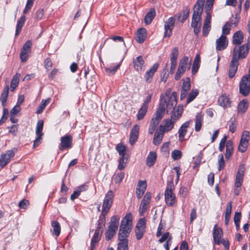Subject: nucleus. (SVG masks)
<instances>
[{
	"label": "nucleus",
	"instance_id": "4",
	"mask_svg": "<svg viewBox=\"0 0 250 250\" xmlns=\"http://www.w3.org/2000/svg\"><path fill=\"white\" fill-rule=\"evenodd\" d=\"M132 227L131 215L126 214L122 220L119 231V240L121 242L128 241L127 237L131 231Z\"/></svg>",
	"mask_w": 250,
	"mask_h": 250
},
{
	"label": "nucleus",
	"instance_id": "11",
	"mask_svg": "<svg viewBox=\"0 0 250 250\" xmlns=\"http://www.w3.org/2000/svg\"><path fill=\"white\" fill-rule=\"evenodd\" d=\"M17 151V149L14 148L11 150H7L5 153L1 154L0 157V167L1 168L4 167L10 162L11 159L14 156Z\"/></svg>",
	"mask_w": 250,
	"mask_h": 250
},
{
	"label": "nucleus",
	"instance_id": "7",
	"mask_svg": "<svg viewBox=\"0 0 250 250\" xmlns=\"http://www.w3.org/2000/svg\"><path fill=\"white\" fill-rule=\"evenodd\" d=\"M249 48V43L241 46H235L233 50L232 58H235L238 61L240 59L245 58L248 54Z\"/></svg>",
	"mask_w": 250,
	"mask_h": 250
},
{
	"label": "nucleus",
	"instance_id": "43",
	"mask_svg": "<svg viewBox=\"0 0 250 250\" xmlns=\"http://www.w3.org/2000/svg\"><path fill=\"white\" fill-rule=\"evenodd\" d=\"M200 62V58L199 54H197L195 57L192 68V73L193 74H195L197 72L199 67Z\"/></svg>",
	"mask_w": 250,
	"mask_h": 250
},
{
	"label": "nucleus",
	"instance_id": "40",
	"mask_svg": "<svg viewBox=\"0 0 250 250\" xmlns=\"http://www.w3.org/2000/svg\"><path fill=\"white\" fill-rule=\"evenodd\" d=\"M9 90V86L7 85L5 87L1 95L0 100L3 107H4L6 105L7 97L8 96Z\"/></svg>",
	"mask_w": 250,
	"mask_h": 250
},
{
	"label": "nucleus",
	"instance_id": "28",
	"mask_svg": "<svg viewBox=\"0 0 250 250\" xmlns=\"http://www.w3.org/2000/svg\"><path fill=\"white\" fill-rule=\"evenodd\" d=\"M158 66V64L155 63L153 66L146 72L145 78L146 82L150 83L151 81L152 78L154 73L156 72Z\"/></svg>",
	"mask_w": 250,
	"mask_h": 250
},
{
	"label": "nucleus",
	"instance_id": "63",
	"mask_svg": "<svg viewBox=\"0 0 250 250\" xmlns=\"http://www.w3.org/2000/svg\"><path fill=\"white\" fill-rule=\"evenodd\" d=\"M29 202L28 200L23 199L21 200L19 204V207L21 208L25 209L29 206Z\"/></svg>",
	"mask_w": 250,
	"mask_h": 250
},
{
	"label": "nucleus",
	"instance_id": "61",
	"mask_svg": "<svg viewBox=\"0 0 250 250\" xmlns=\"http://www.w3.org/2000/svg\"><path fill=\"white\" fill-rule=\"evenodd\" d=\"M227 136H225L221 140L219 144V149L222 152L225 148V144L227 143Z\"/></svg>",
	"mask_w": 250,
	"mask_h": 250
},
{
	"label": "nucleus",
	"instance_id": "14",
	"mask_svg": "<svg viewBox=\"0 0 250 250\" xmlns=\"http://www.w3.org/2000/svg\"><path fill=\"white\" fill-rule=\"evenodd\" d=\"M43 126V121L42 120H39L37 124V126L36 128V134L37 136V138L34 141L33 146L36 147L38 146L41 143L42 141V136L43 135L42 133V130Z\"/></svg>",
	"mask_w": 250,
	"mask_h": 250
},
{
	"label": "nucleus",
	"instance_id": "46",
	"mask_svg": "<svg viewBox=\"0 0 250 250\" xmlns=\"http://www.w3.org/2000/svg\"><path fill=\"white\" fill-rule=\"evenodd\" d=\"M52 226L53 228V233L56 236H58L61 232V226L59 222L57 221H53L52 222Z\"/></svg>",
	"mask_w": 250,
	"mask_h": 250
},
{
	"label": "nucleus",
	"instance_id": "38",
	"mask_svg": "<svg viewBox=\"0 0 250 250\" xmlns=\"http://www.w3.org/2000/svg\"><path fill=\"white\" fill-rule=\"evenodd\" d=\"M20 74L16 73L12 79L10 84L11 91H14L16 87L18 86L20 82Z\"/></svg>",
	"mask_w": 250,
	"mask_h": 250
},
{
	"label": "nucleus",
	"instance_id": "44",
	"mask_svg": "<svg viewBox=\"0 0 250 250\" xmlns=\"http://www.w3.org/2000/svg\"><path fill=\"white\" fill-rule=\"evenodd\" d=\"M51 99L48 98L46 100H42L38 108L36 111L37 114H41L43 112V110L45 108L46 106L50 103Z\"/></svg>",
	"mask_w": 250,
	"mask_h": 250
},
{
	"label": "nucleus",
	"instance_id": "2",
	"mask_svg": "<svg viewBox=\"0 0 250 250\" xmlns=\"http://www.w3.org/2000/svg\"><path fill=\"white\" fill-rule=\"evenodd\" d=\"M175 106L173 109H171L169 112H171L170 119H167L164 120V125H161L159 129L165 132L171 130L174 127V124L180 118L183 113V106L179 105L176 108Z\"/></svg>",
	"mask_w": 250,
	"mask_h": 250
},
{
	"label": "nucleus",
	"instance_id": "37",
	"mask_svg": "<svg viewBox=\"0 0 250 250\" xmlns=\"http://www.w3.org/2000/svg\"><path fill=\"white\" fill-rule=\"evenodd\" d=\"M156 12L154 8H151L150 9L149 12L146 14L145 17V22L146 24H150L152 20L154 19L155 16Z\"/></svg>",
	"mask_w": 250,
	"mask_h": 250
},
{
	"label": "nucleus",
	"instance_id": "10",
	"mask_svg": "<svg viewBox=\"0 0 250 250\" xmlns=\"http://www.w3.org/2000/svg\"><path fill=\"white\" fill-rule=\"evenodd\" d=\"M172 183L168 184L165 193V201L169 207L174 206L176 203V199L172 192Z\"/></svg>",
	"mask_w": 250,
	"mask_h": 250
},
{
	"label": "nucleus",
	"instance_id": "1",
	"mask_svg": "<svg viewBox=\"0 0 250 250\" xmlns=\"http://www.w3.org/2000/svg\"><path fill=\"white\" fill-rule=\"evenodd\" d=\"M176 97L177 93L175 92H173L171 95L169 91L166 92L165 95L161 97L159 108L156 112L154 117L151 119L150 125H152L155 127L158 125L165 111L167 110L168 113L176 106L177 104Z\"/></svg>",
	"mask_w": 250,
	"mask_h": 250
},
{
	"label": "nucleus",
	"instance_id": "23",
	"mask_svg": "<svg viewBox=\"0 0 250 250\" xmlns=\"http://www.w3.org/2000/svg\"><path fill=\"white\" fill-rule=\"evenodd\" d=\"M239 65V61L235 60V58H232L230 62L229 68V78H232L237 71L238 66Z\"/></svg>",
	"mask_w": 250,
	"mask_h": 250
},
{
	"label": "nucleus",
	"instance_id": "32",
	"mask_svg": "<svg viewBox=\"0 0 250 250\" xmlns=\"http://www.w3.org/2000/svg\"><path fill=\"white\" fill-rule=\"evenodd\" d=\"M164 135V132L161 130L160 129L159 130H157L154 134L153 143L156 146L160 145L162 142Z\"/></svg>",
	"mask_w": 250,
	"mask_h": 250
},
{
	"label": "nucleus",
	"instance_id": "26",
	"mask_svg": "<svg viewBox=\"0 0 250 250\" xmlns=\"http://www.w3.org/2000/svg\"><path fill=\"white\" fill-rule=\"evenodd\" d=\"M216 49L217 50H222L226 48L228 43L227 41V37L222 35L216 40Z\"/></svg>",
	"mask_w": 250,
	"mask_h": 250
},
{
	"label": "nucleus",
	"instance_id": "31",
	"mask_svg": "<svg viewBox=\"0 0 250 250\" xmlns=\"http://www.w3.org/2000/svg\"><path fill=\"white\" fill-rule=\"evenodd\" d=\"M244 177V171L240 167L236 176L235 187L241 188Z\"/></svg>",
	"mask_w": 250,
	"mask_h": 250
},
{
	"label": "nucleus",
	"instance_id": "56",
	"mask_svg": "<svg viewBox=\"0 0 250 250\" xmlns=\"http://www.w3.org/2000/svg\"><path fill=\"white\" fill-rule=\"evenodd\" d=\"M120 66V64H118L114 66H110L105 68L106 72L108 74H114L117 70L119 68Z\"/></svg>",
	"mask_w": 250,
	"mask_h": 250
},
{
	"label": "nucleus",
	"instance_id": "54",
	"mask_svg": "<svg viewBox=\"0 0 250 250\" xmlns=\"http://www.w3.org/2000/svg\"><path fill=\"white\" fill-rule=\"evenodd\" d=\"M182 156V152L179 150L175 149L171 153V157L174 160L180 159Z\"/></svg>",
	"mask_w": 250,
	"mask_h": 250
},
{
	"label": "nucleus",
	"instance_id": "9",
	"mask_svg": "<svg viewBox=\"0 0 250 250\" xmlns=\"http://www.w3.org/2000/svg\"><path fill=\"white\" fill-rule=\"evenodd\" d=\"M239 90L243 96H247L250 92V74L243 76L239 84Z\"/></svg>",
	"mask_w": 250,
	"mask_h": 250
},
{
	"label": "nucleus",
	"instance_id": "57",
	"mask_svg": "<svg viewBox=\"0 0 250 250\" xmlns=\"http://www.w3.org/2000/svg\"><path fill=\"white\" fill-rule=\"evenodd\" d=\"M145 229L136 228L135 235L137 240H140L144 236Z\"/></svg>",
	"mask_w": 250,
	"mask_h": 250
},
{
	"label": "nucleus",
	"instance_id": "62",
	"mask_svg": "<svg viewBox=\"0 0 250 250\" xmlns=\"http://www.w3.org/2000/svg\"><path fill=\"white\" fill-rule=\"evenodd\" d=\"M44 65L47 70H49L51 69L52 66V62L49 58H47L45 60L44 62Z\"/></svg>",
	"mask_w": 250,
	"mask_h": 250
},
{
	"label": "nucleus",
	"instance_id": "16",
	"mask_svg": "<svg viewBox=\"0 0 250 250\" xmlns=\"http://www.w3.org/2000/svg\"><path fill=\"white\" fill-rule=\"evenodd\" d=\"M31 46L32 42L30 41H26L23 45L20 54V58L22 62H25L27 60Z\"/></svg>",
	"mask_w": 250,
	"mask_h": 250
},
{
	"label": "nucleus",
	"instance_id": "19",
	"mask_svg": "<svg viewBox=\"0 0 250 250\" xmlns=\"http://www.w3.org/2000/svg\"><path fill=\"white\" fill-rule=\"evenodd\" d=\"M100 224H102L101 222L100 223H99V226H100ZM101 228V227L99 226L95 231L94 235L93 237L91 239V247H90V250H94L96 244L99 242V241L100 240L101 235L103 232L102 230H100V229Z\"/></svg>",
	"mask_w": 250,
	"mask_h": 250
},
{
	"label": "nucleus",
	"instance_id": "52",
	"mask_svg": "<svg viewBox=\"0 0 250 250\" xmlns=\"http://www.w3.org/2000/svg\"><path fill=\"white\" fill-rule=\"evenodd\" d=\"M218 170L219 171L223 169L225 166V162L224 159L223 155L220 154L218 156Z\"/></svg>",
	"mask_w": 250,
	"mask_h": 250
},
{
	"label": "nucleus",
	"instance_id": "49",
	"mask_svg": "<svg viewBox=\"0 0 250 250\" xmlns=\"http://www.w3.org/2000/svg\"><path fill=\"white\" fill-rule=\"evenodd\" d=\"M148 106L142 105L137 114V119L139 120H142L145 116L147 110Z\"/></svg>",
	"mask_w": 250,
	"mask_h": 250
},
{
	"label": "nucleus",
	"instance_id": "45",
	"mask_svg": "<svg viewBox=\"0 0 250 250\" xmlns=\"http://www.w3.org/2000/svg\"><path fill=\"white\" fill-rule=\"evenodd\" d=\"M248 107V103L246 100L241 101L238 105L237 109L238 112L244 113Z\"/></svg>",
	"mask_w": 250,
	"mask_h": 250
},
{
	"label": "nucleus",
	"instance_id": "15",
	"mask_svg": "<svg viewBox=\"0 0 250 250\" xmlns=\"http://www.w3.org/2000/svg\"><path fill=\"white\" fill-rule=\"evenodd\" d=\"M175 22V19L174 17H170L165 21L164 35L165 37L169 38L171 35Z\"/></svg>",
	"mask_w": 250,
	"mask_h": 250
},
{
	"label": "nucleus",
	"instance_id": "22",
	"mask_svg": "<svg viewBox=\"0 0 250 250\" xmlns=\"http://www.w3.org/2000/svg\"><path fill=\"white\" fill-rule=\"evenodd\" d=\"M192 123L191 121H187L182 125L178 130L179 140L183 142L184 137L188 132V128L189 127L190 124Z\"/></svg>",
	"mask_w": 250,
	"mask_h": 250
},
{
	"label": "nucleus",
	"instance_id": "36",
	"mask_svg": "<svg viewBox=\"0 0 250 250\" xmlns=\"http://www.w3.org/2000/svg\"><path fill=\"white\" fill-rule=\"evenodd\" d=\"M226 151L225 153L226 158L227 159H229L230 157L231 156L233 150V146L232 142L230 140L228 141L226 143Z\"/></svg>",
	"mask_w": 250,
	"mask_h": 250
},
{
	"label": "nucleus",
	"instance_id": "55",
	"mask_svg": "<svg viewBox=\"0 0 250 250\" xmlns=\"http://www.w3.org/2000/svg\"><path fill=\"white\" fill-rule=\"evenodd\" d=\"M125 177V173L123 172H120L116 173L113 179L116 183H120L123 179Z\"/></svg>",
	"mask_w": 250,
	"mask_h": 250
},
{
	"label": "nucleus",
	"instance_id": "20",
	"mask_svg": "<svg viewBox=\"0 0 250 250\" xmlns=\"http://www.w3.org/2000/svg\"><path fill=\"white\" fill-rule=\"evenodd\" d=\"M206 18L203 27V35L204 36H207L211 29V14L209 11H207Z\"/></svg>",
	"mask_w": 250,
	"mask_h": 250
},
{
	"label": "nucleus",
	"instance_id": "29",
	"mask_svg": "<svg viewBox=\"0 0 250 250\" xmlns=\"http://www.w3.org/2000/svg\"><path fill=\"white\" fill-rule=\"evenodd\" d=\"M218 103L220 105L224 108L229 107L231 103L229 96L225 94L222 95L219 98Z\"/></svg>",
	"mask_w": 250,
	"mask_h": 250
},
{
	"label": "nucleus",
	"instance_id": "18",
	"mask_svg": "<svg viewBox=\"0 0 250 250\" xmlns=\"http://www.w3.org/2000/svg\"><path fill=\"white\" fill-rule=\"evenodd\" d=\"M183 83L180 95V99L183 100L186 97L188 90L190 89L191 85L190 78H187L186 80H183Z\"/></svg>",
	"mask_w": 250,
	"mask_h": 250
},
{
	"label": "nucleus",
	"instance_id": "27",
	"mask_svg": "<svg viewBox=\"0 0 250 250\" xmlns=\"http://www.w3.org/2000/svg\"><path fill=\"white\" fill-rule=\"evenodd\" d=\"M134 67L137 71H141L145 67V61L142 56H140L133 60Z\"/></svg>",
	"mask_w": 250,
	"mask_h": 250
},
{
	"label": "nucleus",
	"instance_id": "50",
	"mask_svg": "<svg viewBox=\"0 0 250 250\" xmlns=\"http://www.w3.org/2000/svg\"><path fill=\"white\" fill-rule=\"evenodd\" d=\"M179 54V50L177 47H174L171 52L170 54V62H177V60L178 58Z\"/></svg>",
	"mask_w": 250,
	"mask_h": 250
},
{
	"label": "nucleus",
	"instance_id": "42",
	"mask_svg": "<svg viewBox=\"0 0 250 250\" xmlns=\"http://www.w3.org/2000/svg\"><path fill=\"white\" fill-rule=\"evenodd\" d=\"M26 17L24 15L22 16L17 21L15 36H18L21 32L22 27L25 21Z\"/></svg>",
	"mask_w": 250,
	"mask_h": 250
},
{
	"label": "nucleus",
	"instance_id": "35",
	"mask_svg": "<svg viewBox=\"0 0 250 250\" xmlns=\"http://www.w3.org/2000/svg\"><path fill=\"white\" fill-rule=\"evenodd\" d=\"M243 41V34L241 31L236 32L233 36L232 42L234 44H240Z\"/></svg>",
	"mask_w": 250,
	"mask_h": 250
},
{
	"label": "nucleus",
	"instance_id": "51",
	"mask_svg": "<svg viewBox=\"0 0 250 250\" xmlns=\"http://www.w3.org/2000/svg\"><path fill=\"white\" fill-rule=\"evenodd\" d=\"M116 149L121 157L125 156L126 147L122 143L118 144L116 147Z\"/></svg>",
	"mask_w": 250,
	"mask_h": 250
},
{
	"label": "nucleus",
	"instance_id": "3",
	"mask_svg": "<svg viewBox=\"0 0 250 250\" xmlns=\"http://www.w3.org/2000/svg\"><path fill=\"white\" fill-rule=\"evenodd\" d=\"M204 0H197L194 6L191 26L194 28V32L197 35L201 26V15L203 11Z\"/></svg>",
	"mask_w": 250,
	"mask_h": 250
},
{
	"label": "nucleus",
	"instance_id": "34",
	"mask_svg": "<svg viewBox=\"0 0 250 250\" xmlns=\"http://www.w3.org/2000/svg\"><path fill=\"white\" fill-rule=\"evenodd\" d=\"M157 159V154L155 152L151 151L149 152L148 155L146 160V164L148 167H151L153 166L154 163H155Z\"/></svg>",
	"mask_w": 250,
	"mask_h": 250
},
{
	"label": "nucleus",
	"instance_id": "53",
	"mask_svg": "<svg viewBox=\"0 0 250 250\" xmlns=\"http://www.w3.org/2000/svg\"><path fill=\"white\" fill-rule=\"evenodd\" d=\"M125 156H122L119 160L118 168L120 170H123L126 166V161H125ZM126 161H127V159H126Z\"/></svg>",
	"mask_w": 250,
	"mask_h": 250
},
{
	"label": "nucleus",
	"instance_id": "47",
	"mask_svg": "<svg viewBox=\"0 0 250 250\" xmlns=\"http://www.w3.org/2000/svg\"><path fill=\"white\" fill-rule=\"evenodd\" d=\"M229 130L231 133L235 132L237 127V121L235 118H232L229 122Z\"/></svg>",
	"mask_w": 250,
	"mask_h": 250
},
{
	"label": "nucleus",
	"instance_id": "48",
	"mask_svg": "<svg viewBox=\"0 0 250 250\" xmlns=\"http://www.w3.org/2000/svg\"><path fill=\"white\" fill-rule=\"evenodd\" d=\"M199 91L197 89H192L189 94L187 99V104H189L192 102L198 95Z\"/></svg>",
	"mask_w": 250,
	"mask_h": 250
},
{
	"label": "nucleus",
	"instance_id": "59",
	"mask_svg": "<svg viewBox=\"0 0 250 250\" xmlns=\"http://www.w3.org/2000/svg\"><path fill=\"white\" fill-rule=\"evenodd\" d=\"M146 222L144 218L140 219L137 223L136 228L146 229Z\"/></svg>",
	"mask_w": 250,
	"mask_h": 250
},
{
	"label": "nucleus",
	"instance_id": "6",
	"mask_svg": "<svg viewBox=\"0 0 250 250\" xmlns=\"http://www.w3.org/2000/svg\"><path fill=\"white\" fill-rule=\"evenodd\" d=\"M119 219V217L117 216L111 217L108 228L105 233L106 240L108 241L111 239L115 235L118 229Z\"/></svg>",
	"mask_w": 250,
	"mask_h": 250
},
{
	"label": "nucleus",
	"instance_id": "39",
	"mask_svg": "<svg viewBox=\"0 0 250 250\" xmlns=\"http://www.w3.org/2000/svg\"><path fill=\"white\" fill-rule=\"evenodd\" d=\"M203 121V115L201 113H197L195 119V130L196 132H198L200 130L202 125V122Z\"/></svg>",
	"mask_w": 250,
	"mask_h": 250
},
{
	"label": "nucleus",
	"instance_id": "41",
	"mask_svg": "<svg viewBox=\"0 0 250 250\" xmlns=\"http://www.w3.org/2000/svg\"><path fill=\"white\" fill-rule=\"evenodd\" d=\"M232 209V202H229L228 203L225 215V223L226 225H228Z\"/></svg>",
	"mask_w": 250,
	"mask_h": 250
},
{
	"label": "nucleus",
	"instance_id": "60",
	"mask_svg": "<svg viewBox=\"0 0 250 250\" xmlns=\"http://www.w3.org/2000/svg\"><path fill=\"white\" fill-rule=\"evenodd\" d=\"M117 250H128V241L120 242L118 245Z\"/></svg>",
	"mask_w": 250,
	"mask_h": 250
},
{
	"label": "nucleus",
	"instance_id": "5",
	"mask_svg": "<svg viewBox=\"0 0 250 250\" xmlns=\"http://www.w3.org/2000/svg\"><path fill=\"white\" fill-rule=\"evenodd\" d=\"M114 194L112 190H109L105 194L101 212V215L100 216V219L98 221L99 224H104L105 222V215L109 210L113 201Z\"/></svg>",
	"mask_w": 250,
	"mask_h": 250
},
{
	"label": "nucleus",
	"instance_id": "64",
	"mask_svg": "<svg viewBox=\"0 0 250 250\" xmlns=\"http://www.w3.org/2000/svg\"><path fill=\"white\" fill-rule=\"evenodd\" d=\"M43 15V10L42 9H40L38 10L35 14V18L37 20H40L42 19Z\"/></svg>",
	"mask_w": 250,
	"mask_h": 250
},
{
	"label": "nucleus",
	"instance_id": "8",
	"mask_svg": "<svg viewBox=\"0 0 250 250\" xmlns=\"http://www.w3.org/2000/svg\"><path fill=\"white\" fill-rule=\"evenodd\" d=\"M190 68V63L188 62V57H184L179 63V65L175 76L176 80H179L182 75L185 72L187 69Z\"/></svg>",
	"mask_w": 250,
	"mask_h": 250
},
{
	"label": "nucleus",
	"instance_id": "21",
	"mask_svg": "<svg viewBox=\"0 0 250 250\" xmlns=\"http://www.w3.org/2000/svg\"><path fill=\"white\" fill-rule=\"evenodd\" d=\"M222 236L223 231L222 229L218 227L217 225H215L213 230V237L214 243L216 245L220 244Z\"/></svg>",
	"mask_w": 250,
	"mask_h": 250
},
{
	"label": "nucleus",
	"instance_id": "17",
	"mask_svg": "<svg viewBox=\"0 0 250 250\" xmlns=\"http://www.w3.org/2000/svg\"><path fill=\"white\" fill-rule=\"evenodd\" d=\"M60 150L69 148L72 146V137L70 135H66L61 138Z\"/></svg>",
	"mask_w": 250,
	"mask_h": 250
},
{
	"label": "nucleus",
	"instance_id": "24",
	"mask_svg": "<svg viewBox=\"0 0 250 250\" xmlns=\"http://www.w3.org/2000/svg\"><path fill=\"white\" fill-rule=\"evenodd\" d=\"M146 188V183L145 181H139L138 182L136 189V193L138 199L142 197L144 192Z\"/></svg>",
	"mask_w": 250,
	"mask_h": 250
},
{
	"label": "nucleus",
	"instance_id": "58",
	"mask_svg": "<svg viewBox=\"0 0 250 250\" xmlns=\"http://www.w3.org/2000/svg\"><path fill=\"white\" fill-rule=\"evenodd\" d=\"M35 0H27L25 7L23 10V13H27L33 6Z\"/></svg>",
	"mask_w": 250,
	"mask_h": 250
},
{
	"label": "nucleus",
	"instance_id": "12",
	"mask_svg": "<svg viewBox=\"0 0 250 250\" xmlns=\"http://www.w3.org/2000/svg\"><path fill=\"white\" fill-rule=\"evenodd\" d=\"M250 139V132L248 131H244L242 134L238 146V149L240 151L244 152L246 151Z\"/></svg>",
	"mask_w": 250,
	"mask_h": 250
},
{
	"label": "nucleus",
	"instance_id": "33",
	"mask_svg": "<svg viewBox=\"0 0 250 250\" xmlns=\"http://www.w3.org/2000/svg\"><path fill=\"white\" fill-rule=\"evenodd\" d=\"M189 14V9L188 7L185 8L178 14L177 17L178 21L181 22H184L188 17Z\"/></svg>",
	"mask_w": 250,
	"mask_h": 250
},
{
	"label": "nucleus",
	"instance_id": "30",
	"mask_svg": "<svg viewBox=\"0 0 250 250\" xmlns=\"http://www.w3.org/2000/svg\"><path fill=\"white\" fill-rule=\"evenodd\" d=\"M146 37V30L141 28L138 30L136 33V41L140 43H143Z\"/></svg>",
	"mask_w": 250,
	"mask_h": 250
},
{
	"label": "nucleus",
	"instance_id": "25",
	"mask_svg": "<svg viewBox=\"0 0 250 250\" xmlns=\"http://www.w3.org/2000/svg\"><path fill=\"white\" fill-rule=\"evenodd\" d=\"M139 126L138 125H134L131 131L129 137V143L131 146L134 145L138 138Z\"/></svg>",
	"mask_w": 250,
	"mask_h": 250
},
{
	"label": "nucleus",
	"instance_id": "13",
	"mask_svg": "<svg viewBox=\"0 0 250 250\" xmlns=\"http://www.w3.org/2000/svg\"><path fill=\"white\" fill-rule=\"evenodd\" d=\"M151 198V193L147 192L145 194L140 206L139 212L141 215H143L148 209Z\"/></svg>",
	"mask_w": 250,
	"mask_h": 250
}]
</instances>
